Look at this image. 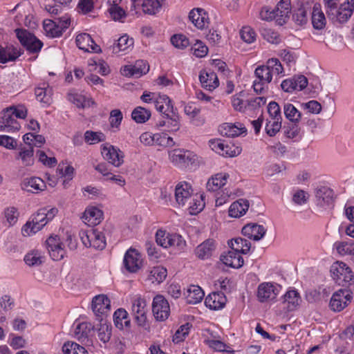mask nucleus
Here are the masks:
<instances>
[{"instance_id": "8", "label": "nucleus", "mask_w": 354, "mask_h": 354, "mask_svg": "<svg viewBox=\"0 0 354 354\" xmlns=\"http://www.w3.org/2000/svg\"><path fill=\"white\" fill-rule=\"evenodd\" d=\"M279 295V287L270 282H263L259 285L257 297L261 303L273 302Z\"/></svg>"}, {"instance_id": "56", "label": "nucleus", "mask_w": 354, "mask_h": 354, "mask_svg": "<svg viewBox=\"0 0 354 354\" xmlns=\"http://www.w3.org/2000/svg\"><path fill=\"white\" fill-rule=\"evenodd\" d=\"M266 68L270 71V74L273 76L274 75H278L283 74V68L277 58H272L267 61L266 64L263 65Z\"/></svg>"}, {"instance_id": "64", "label": "nucleus", "mask_w": 354, "mask_h": 354, "mask_svg": "<svg viewBox=\"0 0 354 354\" xmlns=\"http://www.w3.org/2000/svg\"><path fill=\"white\" fill-rule=\"evenodd\" d=\"M292 19L298 25L302 26L308 21L307 11L304 7H299L293 14Z\"/></svg>"}, {"instance_id": "62", "label": "nucleus", "mask_w": 354, "mask_h": 354, "mask_svg": "<svg viewBox=\"0 0 354 354\" xmlns=\"http://www.w3.org/2000/svg\"><path fill=\"white\" fill-rule=\"evenodd\" d=\"M36 98L38 101L49 104L51 100V89L48 88H36L35 91Z\"/></svg>"}, {"instance_id": "11", "label": "nucleus", "mask_w": 354, "mask_h": 354, "mask_svg": "<svg viewBox=\"0 0 354 354\" xmlns=\"http://www.w3.org/2000/svg\"><path fill=\"white\" fill-rule=\"evenodd\" d=\"M48 253L54 261H59L66 256L64 244L57 235H51L46 241Z\"/></svg>"}, {"instance_id": "52", "label": "nucleus", "mask_w": 354, "mask_h": 354, "mask_svg": "<svg viewBox=\"0 0 354 354\" xmlns=\"http://www.w3.org/2000/svg\"><path fill=\"white\" fill-rule=\"evenodd\" d=\"M100 324L97 328L98 338L104 343L108 342L111 335V326L104 322L103 318L100 319Z\"/></svg>"}, {"instance_id": "43", "label": "nucleus", "mask_w": 354, "mask_h": 354, "mask_svg": "<svg viewBox=\"0 0 354 354\" xmlns=\"http://www.w3.org/2000/svg\"><path fill=\"white\" fill-rule=\"evenodd\" d=\"M44 29L48 37L54 38L62 35V29L59 27L57 21L46 19L44 21Z\"/></svg>"}, {"instance_id": "27", "label": "nucleus", "mask_w": 354, "mask_h": 354, "mask_svg": "<svg viewBox=\"0 0 354 354\" xmlns=\"http://www.w3.org/2000/svg\"><path fill=\"white\" fill-rule=\"evenodd\" d=\"M241 232L245 236L254 241H259L264 236L266 230L263 225L249 223L242 228Z\"/></svg>"}, {"instance_id": "38", "label": "nucleus", "mask_w": 354, "mask_h": 354, "mask_svg": "<svg viewBox=\"0 0 354 354\" xmlns=\"http://www.w3.org/2000/svg\"><path fill=\"white\" fill-rule=\"evenodd\" d=\"M133 45V39L129 38V36L124 35L120 37L116 43L110 46V50L113 53H118L120 52H126L132 48Z\"/></svg>"}, {"instance_id": "63", "label": "nucleus", "mask_w": 354, "mask_h": 354, "mask_svg": "<svg viewBox=\"0 0 354 354\" xmlns=\"http://www.w3.org/2000/svg\"><path fill=\"white\" fill-rule=\"evenodd\" d=\"M108 12L114 21H122L126 17V12L120 5L109 7Z\"/></svg>"}, {"instance_id": "4", "label": "nucleus", "mask_w": 354, "mask_h": 354, "mask_svg": "<svg viewBox=\"0 0 354 354\" xmlns=\"http://www.w3.org/2000/svg\"><path fill=\"white\" fill-rule=\"evenodd\" d=\"M80 236L82 243L86 247H92L102 250L105 248L106 242L104 233L97 229H91L88 231H81Z\"/></svg>"}, {"instance_id": "31", "label": "nucleus", "mask_w": 354, "mask_h": 354, "mask_svg": "<svg viewBox=\"0 0 354 354\" xmlns=\"http://www.w3.org/2000/svg\"><path fill=\"white\" fill-rule=\"evenodd\" d=\"M199 80L202 86L209 91L214 90L219 85L218 77L213 71H201Z\"/></svg>"}, {"instance_id": "20", "label": "nucleus", "mask_w": 354, "mask_h": 354, "mask_svg": "<svg viewBox=\"0 0 354 354\" xmlns=\"http://www.w3.org/2000/svg\"><path fill=\"white\" fill-rule=\"evenodd\" d=\"M189 19L198 29L206 28L209 24L207 12L203 8H194L189 13Z\"/></svg>"}, {"instance_id": "53", "label": "nucleus", "mask_w": 354, "mask_h": 354, "mask_svg": "<svg viewBox=\"0 0 354 354\" xmlns=\"http://www.w3.org/2000/svg\"><path fill=\"white\" fill-rule=\"evenodd\" d=\"M64 354H88V351L82 346L74 342H66L62 347Z\"/></svg>"}, {"instance_id": "9", "label": "nucleus", "mask_w": 354, "mask_h": 354, "mask_svg": "<svg viewBox=\"0 0 354 354\" xmlns=\"http://www.w3.org/2000/svg\"><path fill=\"white\" fill-rule=\"evenodd\" d=\"M152 312L157 321L166 320L170 314V307L167 300L160 295H156L152 303Z\"/></svg>"}, {"instance_id": "33", "label": "nucleus", "mask_w": 354, "mask_h": 354, "mask_svg": "<svg viewBox=\"0 0 354 354\" xmlns=\"http://www.w3.org/2000/svg\"><path fill=\"white\" fill-rule=\"evenodd\" d=\"M229 178L227 173H218L212 176L207 181L206 187L209 192H216L223 187Z\"/></svg>"}, {"instance_id": "45", "label": "nucleus", "mask_w": 354, "mask_h": 354, "mask_svg": "<svg viewBox=\"0 0 354 354\" xmlns=\"http://www.w3.org/2000/svg\"><path fill=\"white\" fill-rule=\"evenodd\" d=\"M113 321L115 326L119 329L130 326V320L128 318L127 312L122 309H118L113 315Z\"/></svg>"}, {"instance_id": "58", "label": "nucleus", "mask_w": 354, "mask_h": 354, "mask_svg": "<svg viewBox=\"0 0 354 354\" xmlns=\"http://www.w3.org/2000/svg\"><path fill=\"white\" fill-rule=\"evenodd\" d=\"M84 139L86 142L89 145H94L105 140V136L102 132H95L86 131L84 133Z\"/></svg>"}, {"instance_id": "48", "label": "nucleus", "mask_w": 354, "mask_h": 354, "mask_svg": "<svg viewBox=\"0 0 354 354\" xmlns=\"http://www.w3.org/2000/svg\"><path fill=\"white\" fill-rule=\"evenodd\" d=\"M338 254L348 256L351 260L354 254V242L352 241L337 242L335 244Z\"/></svg>"}, {"instance_id": "36", "label": "nucleus", "mask_w": 354, "mask_h": 354, "mask_svg": "<svg viewBox=\"0 0 354 354\" xmlns=\"http://www.w3.org/2000/svg\"><path fill=\"white\" fill-rule=\"evenodd\" d=\"M239 126L232 123H225L219 127L218 131L220 133L226 137H235L246 132L245 127H242L241 124Z\"/></svg>"}, {"instance_id": "2", "label": "nucleus", "mask_w": 354, "mask_h": 354, "mask_svg": "<svg viewBox=\"0 0 354 354\" xmlns=\"http://www.w3.org/2000/svg\"><path fill=\"white\" fill-rule=\"evenodd\" d=\"M328 17L333 21L344 23L351 17L354 6L349 1L344 2L339 6L333 0H327L326 2Z\"/></svg>"}, {"instance_id": "32", "label": "nucleus", "mask_w": 354, "mask_h": 354, "mask_svg": "<svg viewBox=\"0 0 354 354\" xmlns=\"http://www.w3.org/2000/svg\"><path fill=\"white\" fill-rule=\"evenodd\" d=\"M16 159L21 160L24 167H30L34 165V149L32 146H20Z\"/></svg>"}, {"instance_id": "17", "label": "nucleus", "mask_w": 354, "mask_h": 354, "mask_svg": "<svg viewBox=\"0 0 354 354\" xmlns=\"http://www.w3.org/2000/svg\"><path fill=\"white\" fill-rule=\"evenodd\" d=\"M20 127L19 123L12 114V109H4L0 118V131H15L19 130Z\"/></svg>"}, {"instance_id": "13", "label": "nucleus", "mask_w": 354, "mask_h": 354, "mask_svg": "<svg viewBox=\"0 0 354 354\" xmlns=\"http://www.w3.org/2000/svg\"><path fill=\"white\" fill-rule=\"evenodd\" d=\"M351 299L352 296L348 290L339 289L333 293L330 301V307L333 311L339 312L348 305Z\"/></svg>"}, {"instance_id": "22", "label": "nucleus", "mask_w": 354, "mask_h": 354, "mask_svg": "<svg viewBox=\"0 0 354 354\" xmlns=\"http://www.w3.org/2000/svg\"><path fill=\"white\" fill-rule=\"evenodd\" d=\"M156 126L157 127H165L169 131H177L180 129V118L176 111L168 114V115L162 116L159 120Z\"/></svg>"}, {"instance_id": "1", "label": "nucleus", "mask_w": 354, "mask_h": 354, "mask_svg": "<svg viewBox=\"0 0 354 354\" xmlns=\"http://www.w3.org/2000/svg\"><path fill=\"white\" fill-rule=\"evenodd\" d=\"M58 210L56 207H46L38 209L31 217V221L26 222L21 229L22 234L30 236L41 230L48 222L52 221Z\"/></svg>"}, {"instance_id": "28", "label": "nucleus", "mask_w": 354, "mask_h": 354, "mask_svg": "<svg viewBox=\"0 0 354 354\" xmlns=\"http://www.w3.org/2000/svg\"><path fill=\"white\" fill-rule=\"evenodd\" d=\"M226 301L227 298L223 292H212L205 299V306L212 310L223 308Z\"/></svg>"}, {"instance_id": "15", "label": "nucleus", "mask_w": 354, "mask_h": 354, "mask_svg": "<svg viewBox=\"0 0 354 354\" xmlns=\"http://www.w3.org/2000/svg\"><path fill=\"white\" fill-rule=\"evenodd\" d=\"M149 66L144 60H137L133 65L124 66L121 69V73L126 77H140L148 73Z\"/></svg>"}, {"instance_id": "34", "label": "nucleus", "mask_w": 354, "mask_h": 354, "mask_svg": "<svg viewBox=\"0 0 354 354\" xmlns=\"http://www.w3.org/2000/svg\"><path fill=\"white\" fill-rule=\"evenodd\" d=\"M248 208V201L240 198L231 204L229 209V216L233 218H239L246 213Z\"/></svg>"}, {"instance_id": "60", "label": "nucleus", "mask_w": 354, "mask_h": 354, "mask_svg": "<svg viewBox=\"0 0 354 354\" xmlns=\"http://www.w3.org/2000/svg\"><path fill=\"white\" fill-rule=\"evenodd\" d=\"M154 145L169 147L174 145V142L166 133H155Z\"/></svg>"}, {"instance_id": "6", "label": "nucleus", "mask_w": 354, "mask_h": 354, "mask_svg": "<svg viewBox=\"0 0 354 354\" xmlns=\"http://www.w3.org/2000/svg\"><path fill=\"white\" fill-rule=\"evenodd\" d=\"M16 35L21 44L30 53H39L43 47V43L32 33L24 29L15 30Z\"/></svg>"}, {"instance_id": "47", "label": "nucleus", "mask_w": 354, "mask_h": 354, "mask_svg": "<svg viewBox=\"0 0 354 354\" xmlns=\"http://www.w3.org/2000/svg\"><path fill=\"white\" fill-rule=\"evenodd\" d=\"M312 24L315 29L322 30L326 26V18L319 7L315 6L312 12Z\"/></svg>"}, {"instance_id": "39", "label": "nucleus", "mask_w": 354, "mask_h": 354, "mask_svg": "<svg viewBox=\"0 0 354 354\" xmlns=\"http://www.w3.org/2000/svg\"><path fill=\"white\" fill-rule=\"evenodd\" d=\"M209 146L213 151L221 156L230 157L236 156L235 151H231L230 147L225 145L221 140H210Z\"/></svg>"}, {"instance_id": "49", "label": "nucleus", "mask_w": 354, "mask_h": 354, "mask_svg": "<svg viewBox=\"0 0 354 354\" xmlns=\"http://www.w3.org/2000/svg\"><path fill=\"white\" fill-rule=\"evenodd\" d=\"M151 117V111L142 106H138L131 113L132 119L137 123H145Z\"/></svg>"}, {"instance_id": "46", "label": "nucleus", "mask_w": 354, "mask_h": 354, "mask_svg": "<svg viewBox=\"0 0 354 354\" xmlns=\"http://www.w3.org/2000/svg\"><path fill=\"white\" fill-rule=\"evenodd\" d=\"M164 0H145L142 4V10L145 14L154 15L159 12Z\"/></svg>"}, {"instance_id": "51", "label": "nucleus", "mask_w": 354, "mask_h": 354, "mask_svg": "<svg viewBox=\"0 0 354 354\" xmlns=\"http://www.w3.org/2000/svg\"><path fill=\"white\" fill-rule=\"evenodd\" d=\"M68 100L76 105L78 108H85L90 106V102L93 103L91 100L86 99L85 96L77 93H69L68 95Z\"/></svg>"}, {"instance_id": "55", "label": "nucleus", "mask_w": 354, "mask_h": 354, "mask_svg": "<svg viewBox=\"0 0 354 354\" xmlns=\"http://www.w3.org/2000/svg\"><path fill=\"white\" fill-rule=\"evenodd\" d=\"M281 123L282 120L268 119L265 127L267 135L270 137L274 136L281 129Z\"/></svg>"}, {"instance_id": "19", "label": "nucleus", "mask_w": 354, "mask_h": 354, "mask_svg": "<svg viewBox=\"0 0 354 354\" xmlns=\"http://www.w3.org/2000/svg\"><path fill=\"white\" fill-rule=\"evenodd\" d=\"M76 44L77 47L88 53H100L101 52L100 47L95 43L89 34L81 33L76 37Z\"/></svg>"}, {"instance_id": "18", "label": "nucleus", "mask_w": 354, "mask_h": 354, "mask_svg": "<svg viewBox=\"0 0 354 354\" xmlns=\"http://www.w3.org/2000/svg\"><path fill=\"white\" fill-rule=\"evenodd\" d=\"M92 309L97 317L106 315L111 310V301L104 295H97L93 299Z\"/></svg>"}, {"instance_id": "24", "label": "nucleus", "mask_w": 354, "mask_h": 354, "mask_svg": "<svg viewBox=\"0 0 354 354\" xmlns=\"http://www.w3.org/2000/svg\"><path fill=\"white\" fill-rule=\"evenodd\" d=\"M82 218L88 225H97L103 220V212L96 207L90 206L85 209Z\"/></svg>"}, {"instance_id": "25", "label": "nucleus", "mask_w": 354, "mask_h": 354, "mask_svg": "<svg viewBox=\"0 0 354 354\" xmlns=\"http://www.w3.org/2000/svg\"><path fill=\"white\" fill-rule=\"evenodd\" d=\"M216 247V241L214 239H209L198 245L196 248L194 253L200 259H208L212 256Z\"/></svg>"}, {"instance_id": "42", "label": "nucleus", "mask_w": 354, "mask_h": 354, "mask_svg": "<svg viewBox=\"0 0 354 354\" xmlns=\"http://www.w3.org/2000/svg\"><path fill=\"white\" fill-rule=\"evenodd\" d=\"M231 249L241 254H247L250 249V243L242 238L232 239L228 242Z\"/></svg>"}, {"instance_id": "35", "label": "nucleus", "mask_w": 354, "mask_h": 354, "mask_svg": "<svg viewBox=\"0 0 354 354\" xmlns=\"http://www.w3.org/2000/svg\"><path fill=\"white\" fill-rule=\"evenodd\" d=\"M184 112L190 119L191 123L196 126L204 124L205 120L199 115L201 109L194 104H187L184 107Z\"/></svg>"}, {"instance_id": "37", "label": "nucleus", "mask_w": 354, "mask_h": 354, "mask_svg": "<svg viewBox=\"0 0 354 354\" xmlns=\"http://www.w3.org/2000/svg\"><path fill=\"white\" fill-rule=\"evenodd\" d=\"M204 292L198 286L191 285L185 293V299L187 304H196L201 301L204 297Z\"/></svg>"}, {"instance_id": "57", "label": "nucleus", "mask_w": 354, "mask_h": 354, "mask_svg": "<svg viewBox=\"0 0 354 354\" xmlns=\"http://www.w3.org/2000/svg\"><path fill=\"white\" fill-rule=\"evenodd\" d=\"M254 75L257 79L267 84L270 83L272 80V75L270 74V71L263 65L259 66L255 69Z\"/></svg>"}, {"instance_id": "59", "label": "nucleus", "mask_w": 354, "mask_h": 354, "mask_svg": "<svg viewBox=\"0 0 354 354\" xmlns=\"http://www.w3.org/2000/svg\"><path fill=\"white\" fill-rule=\"evenodd\" d=\"M169 247H174L179 250H183L186 246V242L183 237L177 234H171L170 238L167 241Z\"/></svg>"}, {"instance_id": "44", "label": "nucleus", "mask_w": 354, "mask_h": 354, "mask_svg": "<svg viewBox=\"0 0 354 354\" xmlns=\"http://www.w3.org/2000/svg\"><path fill=\"white\" fill-rule=\"evenodd\" d=\"M285 117L293 124H298L301 120V114L292 104L287 102L283 104Z\"/></svg>"}, {"instance_id": "12", "label": "nucleus", "mask_w": 354, "mask_h": 354, "mask_svg": "<svg viewBox=\"0 0 354 354\" xmlns=\"http://www.w3.org/2000/svg\"><path fill=\"white\" fill-rule=\"evenodd\" d=\"M123 263L129 272H136L142 266V255L136 249L130 248L124 254Z\"/></svg>"}, {"instance_id": "29", "label": "nucleus", "mask_w": 354, "mask_h": 354, "mask_svg": "<svg viewBox=\"0 0 354 354\" xmlns=\"http://www.w3.org/2000/svg\"><path fill=\"white\" fill-rule=\"evenodd\" d=\"M21 189L32 193H38L46 188L45 182L40 178L31 177L25 178L21 184Z\"/></svg>"}, {"instance_id": "41", "label": "nucleus", "mask_w": 354, "mask_h": 354, "mask_svg": "<svg viewBox=\"0 0 354 354\" xmlns=\"http://www.w3.org/2000/svg\"><path fill=\"white\" fill-rule=\"evenodd\" d=\"M209 337H207L205 338L204 342L207 344L210 348H213L216 351L219 352H233V351L227 350L229 346L226 345L225 343L220 340L216 339L215 336L213 335V333L210 332V330H207L206 331Z\"/></svg>"}, {"instance_id": "14", "label": "nucleus", "mask_w": 354, "mask_h": 354, "mask_svg": "<svg viewBox=\"0 0 354 354\" xmlns=\"http://www.w3.org/2000/svg\"><path fill=\"white\" fill-rule=\"evenodd\" d=\"M335 201V194L332 189L327 186H321L315 190V202L321 207L333 205Z\"/></svg>"}, {"instance_id": "5", "label": "nucleus", "mask_w": 354, "mask_h": 354, "mask_svg": "<svg viewBox=\"0 0 354 354\" xmlns=\"http://www.w3.org/2000/svg\"><path fill=\"white\" fill-rule=\"evenodd\" d=\"M169 159L173 164L180 168H186L198 162V156L194 152L179 149L169 153Z\"/></svg>"}, {"instance_id": "40", "label": "nucleus", "mask_w": 354, "mask_h": 354, "mask_svg": "<svg viewBox=\"0 0 354 354\" xmlns=\"http://www.w3.org/2000/svg\"><path fill=\"white\" fill-rule=\"evenodd\" d=\"M45 261V257L41 251L32 250L24 257L25 263L30 267L39 266Z\"/></svg>"}, {"instance_id": "30", "label": "nucleus", "mask_w": 354, "mask_h": 354, "mask_svg": "<svg viewBox=\"0 0 354 354\" xmlns=\"http://www.w3.org/2000/svg\"><path fill=\"white\" fill-rule=\"evenodd\" d=\"M221 261L227 266L239 268L243 266L244 261L241 254L231 249L226 254L221 256Z\"/></svg>"}, {"instance_id": "61", "label": "nucleus", "mask_w": 354, "mask_h": 354, "mask_svg": "<svg viewBox=\"0 0 354 354\" xmlns=\"http://www.w3.org/2000/svg\"><path fill=\"white\" fill-rule=\"evenodd\" d=\"M191 326L192 325L189 323L182 325L173 336V342L178 344L183 341L185 337L188 335Z\"/></svg>"}, {"instance_id": "26", "label": "nucleus", "mask_w": 354, "mask_h": 354, "mask_svg": "<svg viewBox=\"0 0 354 354\" xmlns=\"http://www.w3.org/2000/svg\"><path fill=\"white\" fill-rule=\"evenodd\" d=\"M281 301L288 311H293L300 306L302 300L296 290H289L281 297Z\"/></svg>"}, {"instance_id": "23", "label": "nucleus", "mask_w": 354, "mask_h": 354, "mask_svg": "<svg viewBox=\"0 0 354 354\" xmlns=\"http://www.w3.org/2000/svg\"><path fill=\"white\" fill-rule=\"evenodd\" d=\"M154 104L156 110L160 112L162 116L168 115L176 111L174 109L171 99L166 95L158 94L157 96L153 95Z\"/></svg>"}, {"instance_id": "3", "label": "nucleus", "mask_w": 354, "mask_h": 354, "mask_svg": "<svg viewBox=\"0 0 354 354\" xmlns=\"http://www.w3.org/2000/svg\"><path fill=\"white\" fill-rule=\"evenodd\" d=\"M330 272L335 282L342 286H346L353 279L354 275L345 263L337 261L332 264Z\"/></svg>"}, {"instance_id": "54", "label": "nucleus", "mask_w": 354, "mask_h": 354, "mask_svg": "<svg viewBox=\"0 0 354 354\" xmlns=\"http://www.w3.org/2000/svg\"><path fill=\"white\" fill-rule=\"evenodd\" d=\"M167 269L162 266L154 267L150 272L149 279L153 283H161L167 277Z\"/></svg>"}, {"instance_id": "16", "label": "nucleus", "mask_w": 354, "mask_h": 354, "mask_svg": "<svg viewBox=\"0 0 354 354\" xmlns=\"http://www.w3.org/2000/svg\"><path fill=\"white\" fill-rule=\"evenodd\" d=\"M193 189L187 182L178 183L175 188V198L180 206H185L192 197Z\"/></svg>"}, {"instance_id": "50", "label": "nucleus", "mask_w": 354, "mask_h": 354, "mask_svg": "<svg viewBox=\"0 0 354 354\" xmlns=\"http://www.w3.org/2000/svg\"><path fill=\"white\" fill-rule=\"evenodd\" d=\"M189 209L191 214H197L201 212L205 207V202L203 195H196L188 201Z\"/></svg>"}, {"instance_id": "10", "label": "nucleus", "mask_w": 354, "mask_h": 354, "mask_svg": "<svg viewBox=\"0 0 354 354\" xmlns=\"http://www.w3.org/2000/svg\"><path fill=\"white\" fill-rule=\"evenodd\" d=\"M131 310L138 325L147 328V308L145 299L140 297L136 298L133 301Z\"/></svg>"}, {"instance_id": "7", "label": "nucleus", "mask_w": 354, "mask_h": 354, "mask_svg": "<svg viewBox=\"0 0 354 354\" xmlns=\"http://www.w3.org/2000/svg\"><path fill=\"white\" fill-rule=\"evenodd\" d=\"M101 153L105 160L116 167H119L124 162V153L110 144L106 143L102 146Z\"/></svg>"}, {"instance_id": "21", "label": "nucleus", "mask_w": 354, "mask_h": 354, "mask_svg": "<svg viewBox=\"0 0 354 354\" xmlns=\"http://www.w3.org/2000/svg\"><path fill=\"white\" fill-rule=\"evenodd\" d=\"M23 50L17 46L7 44L5 47H0V63L6 64L8 62L15 61L21 54Z\"/></svg>"}]
</instances>
